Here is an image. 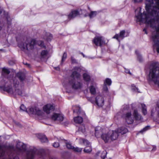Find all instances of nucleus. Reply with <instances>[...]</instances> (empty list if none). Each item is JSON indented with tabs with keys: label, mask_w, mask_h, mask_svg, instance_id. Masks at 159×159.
Instances as JSON below:
<instances>
[{
	"label": "nucleus",
	"mask_w": 159,
	"mask_h": 159,
	"mask_svg": "<svg viewBox=\"0 0 159 159\" xmlns=\"http://www.w3.org/2000/svg\"><path fill=\"white\" fill-rule=\"evenodd\" d=\"M137 23L140 24L145 23L146 28L150 27L154 29L152 33V39L157 46V50L159 53V20H137ZM148 80L153 82L159 86V63L157 62L152 63L150 66L148 75Z\"/></svg>",
	"instance_id": "f257e3e1"
},
{
	"label": "nucleus",
	"mask_w": 159,
	"mask_h": 159,
	"mask_svg": "<svg viewBox=\"0 0 159 159\" xmlns=\"http://www.w3.org/2000/svg\"><path fill=\"white\" fill-rule=\"evenodd\" d=\"M75 70L73 71L70 75L68 83V86L74 89H80L83 86V83L81 80L80 74L81 69L79 67L74 68Z\"/></svg>",
	"instance_id": "f03ea898"
},
{
	"label": "nucleus",
	"mask_w": 159,
	"mask_h": 159,
	"mask_svg": "<svg viewBox=\"0 0 159 159\" xmlns=\"http://www.w3.org/2000/svg\"><path fill=\"white\" fill-rule=\"evenodd\" d=\"M13 150V148L8 149L5 151V149L0 145V157H3L7 155V157L6 158L8 159H19L18 156L14 153L12 151ZM37 151L35 148L31 149L27 152L26 159H34L35 154Z\"/></svg>",
	"instance_id": "7ed1b4c3"
},
{
	"label": "nucleus",
	"mask_w": 159,
	"mask_h": 159,
	"mask_svg": "<svg viewBox=\"0 0 159 159\" xmlns=\"http://www.w3.org/2000/svg\"><path fill=\"white\" fill-rule=\"evenodd\" d=\"M10 83H13V86L14 88L13 93L12 94L15 96L16 95L21 96L22 94V90L19 88V82L16 77L10 80Z\"/></svg>",
	"instance_id": "20e7f679"
},
{
	"label": "nucleus",
	"mask_w": 159,
	"mask_h": 159,
	"mask_svg": "<svg viewBox=\"0 0 159 159\" xmlns=\"http://www.w3.org/2000/svg\"><path fill=\"white\" fill-rule=\"evenodd\" d=\"M36 44V40L34 39L32 40L30 42H28L27 41L24 43H21L18 44V46L21 49L23 50H30L33 49L34 46Z\"/></svg>",
	"instance_id": "39448f33"
},
{
	"label": "nucleus",
	"mask_w": 159,
	"mask_h": 159,
	"mask_svg": "<svg viewBox=\"0 0 159 159\" xmlns=\"http://www.w3.org/2000/svg\"><path fill=\"white\" fill-rule=\"evenodd\" d=\"M84 11V10H82L81 9H78L72 10L68 15L69 19H71L77 17L80 15L83 14V11Z\"/></svg>",
	"instance_id": "423d86ee"
},
{
	"label": "nucleus",
	"mask_w": 159,
	"mask_h": 159,
	"mask_svg": "<svg viewBox=\"0 0 159 159\" xmlns=\"http://www.w3.org/2000/svg\"><path fill=\"white\" fill-rule=\"evenodd\" d=\"M93 43L97 46L101 47L105 44V41L102 37H96L93 40Z\"/></svg>",
	"instance_id": "0eeeda50"
},
{
	"label": "nucleus",
	"mask_w": 159,
	"mask_h": 159,
	"mask_svg": "<svg viewBox=\"0 0 159 159\" xmlns=\"http://www.w3.org/2000/svg\"><path fill=\"white\" fill-rule=\"evenodd\" d=\"M26 150V145L21 142H18L16 145V152H19L25 151Z\"/></svg>",
	"instance_id": "6e6552de"
},
{
	"label": "nucleus",
	"mask_w": 159,
	"mask_h": 159,
	"mask_svg": "<svg viewBox=\"0 0 159 159\" xmlns=\"http://www.w3.org/2000/svg\"><path fill=\"white\" fill-rule=\"evenodd\" d=\"M12 79H11L12 80ZM11 79L9 80L8 82V84L4 86L3 90L4 91L7 92L8 93L12 94L13 93V91L14 90L12 87V85H13V83H10V80Z\"/></svg>",
	"instance_id": "1a4fd4ad"
},
{
	"label": "nucleus",
	"mask_w": 159,
	"mask_h": 159,
	"mask_svg": "<svg viewBox=\"0 0 159 159\" xmlns=\"http://www.w3.org/2000/svg\"><path fill=\"white\" fill-rule=\"evenodd\" d=\"M126 122L128 124H131L134 122L133 118L132 116L131 112H128L124 115Z\"/></svg>",
	"instance_id": "9d476101"
},
{
	"label": "nucleus",
	"mask_w": 159,
	"mask_h": 159,
	"mask_svg": "<svg viewBox=\"0 0 159 159\" xmlns=\"http://www.w3.org/2000/svg\"><path fill=\"white\" fill-rule=\"evenodd\" d=\"M54 109V107L50 104H47L43 107L44 111L47 114H49L51 112L53 111Z\"/></svg>",
	"instance_id": "9b49d317"
},
{
	"label": "nucleus",
	"mask_w": 159,
	"mask_h": 159,
	"mask_svg": "<svg viewBox=\"0 0 159 159\" xmlns=\"http://www.w3.org/2000/svg\"><path fill=\"white\" fill-rule=\"evenodd\" d=\"M95 102L98 107H102L104 104L103 98L100 95L97 96L95 98Z\"/></svg>",
	"instance_id": "f8f14e48"
},
{
	"label": "nucleus",
	"mask_w": 159,
	"mask_h": 159,
	"mask_svg": "<svg viewBox=\"0 0 159 159\" xmlns=\"http://www.w3.org/2000/svg\"><path fill=\"white\" fill-rule=\"evenodd\" d=\"M30 113L34 115H42V112L39 108L36 107L30 108L29 109Z\"/></svg>",
	"instance_id": "ddd939ff"
},
{
	"label": "nucleus",
	"mask_w": 159,
	"mask_h": 159,
	"mask_svg": "<svg viewBox=\"0 0 159 159\" xmlns=\"http://www.w3.org/2000/svg\"><path fill=\"white\" fill-rule=\"evenodd\" d=\"M133 116H134L133 117V119L134 118L136 120L142 121L143 120V117L139 113L138 110L136 109H134L133 112Z\"/></svg>",
	"instance_id": "4468645a"
},
{
	"label": "nucleus",
	"mask_w": 159,
	"mask_h": 159,
	"mask_svg": "<svg viewBox=\"0 0 159 159\" xmlns=\"http://www.w3.org/2000/svg\"><path fill=\"white\" fill-rule=\"evenodd\" d=\"M52 119L54 120H57L60 122L63 120L64 117L62 114L54 113L52 116Z\"/></svg>",
	"instance_id": "2eb2a0df"
},
{
	"label": "nucleus",
	"mask_w": 159,
	"mask_h": 159,
	"mask_svg": "<svg viewBox=\"0 0 159 159\" xmlns=\"http://www.w3.org/2000/svg\"><path fill=\"white\" fill-rule=\"evenodd\" d=\"M109 132L111 140H115L117 138L119 134L117 131H110Z\"/></svg>",
	"instance_id": "dca6fc26"
},
{
	"label": "nucleus",
	"mask_w": 159,
	"mask_h": 159,
	"mask_svg": "<svg viewBox=\"0 0 159 159\" xmlns=\"http://www.w3.org/2000/svg\"><path fill=\"white\" fill-rule=\"evenodd\" d=\"M16 76L19 79L21 82L22 83H23L26 79V76L25 74L21 72H19L17 73Z\"/></svg>",
	"instance_id": "f3484780"
},
{
	"label": "nucleus",
	"mask_w": 159,
	"mask_h": 159,
	"mask_svg": "<svg viewBox=\"0 0 159 159\" xmlns=\"http://www.w3.org/2000/svg\"><path fill=\"white\" fill-rule=\"evenodd\" d=\"M102 129L99 126L97 127L95 129V136L97 137H101L102 134L103 133Z\"/></svg>",
	"instance_id": "a211bd4d"
},
{
	"label": "nucleus",
	"mask_w": 159,
	"mask_h": 159,
	"mask_svg": "<svg viewBox=\"0 0 159 159\" xmlns=\"http://www.w3.org/2000/svg\"><path fill=\"white\" fill-rule=\"evenodd\" d=\"M101 138L105 143H107L111 140L109 132L107 133L103 134H102Z\"/></svg>",
	"instance_id": "6ab92c4d"
},
{
	"label": "nucleus",
	"mask_w": 159,
	"mask_h": 159,
	"mask_svg": "<svg viewBox=\"0 0 159 159\" xmlns=\"http://www.w3.org/2000/svg\"><path fill=\"white\" fill-rule=\"evenodd\" d=\"M125 30L121 31L120 33V34H116L113 37V38L116 39L118 40H119V39H123L125 36Z\"/></svg>",
	"instance_id": "aec40b11"
},
{
	"label": "nucleus",
	"mask_w": 159,
	"mask_h": 159,
	"mask_svg": "<svg viewBox=\"0 0 159 159\" xmlns=\"http://www.w3.org/2000/svg\"><path fill=\"white\" fill-rule=\"evenodd\" d=\"M37 137L42 143H46L48 142V139L46 136L42 134H38Z\"/></svg>",
	"instance_id": "412c9836"
},
{
	"label": "nucleus",
	"mask_w": 159,
	"mask_h": 159,
	"mask_svg": "<svg viewBox=\"0 0 159 159\" xmlns=\"http://www.w3.org/2000/svg\"><path fill=\"white\" fill-rule=\"evenodd\" d=\"M2 12L3 15V17L4 18L6 19L7 20L10 19V16L8 12L4 11L2 8L0 7V14Z\"/></svg>",
	"instance_id": "4be33fe9"
},
{
	"label": "nucleus",
	"mask_w": 159,
	"mask_h": 159,
	"mask_svg": "<svg viewBox=\"0 0 159 159\" xmlns=\"http://www.w3.org/2000/svg\"><path fill=\"white\" fill-rule=\"evenodd\" d=\"M159 111V108L157 107H155L153 108L151 111V116H153L155 115L157 116V117L158 118V113Z\"/></svg>",
	"instance_id": "5701e85b"
},
{
	"label": "nucleus",
	"mask_w": 159,
	"mask_h": 159,
	"mask_svg": "<svg viewBox=\"0 0 159 159\" xmlns=\"http://www.w3.org/2000/svg\"><path fill=\"white\" fill-rule=\"evenodd\" d=\"M84 80L87 82H89L91 79V77L89 74L88 73H84L83 74Z\"/></svg>",
	"instance_id": "b1692460"
},
{
	"label": "nucleus",
	"mask_w": 159,
	"mask_h": 159,
	"mask_svg": "<svg viewBox=\"0 0 159 159\" xmlns=\"http://www.w3.org/2000/svg\"><path fill=\"white\" fill-rule=\"evenodd\" d=\"M99 13L98 11H91L90 12L88 16L90 19L93 18L95 17Z\"/></svg>",
	"instance_id": "393cba45"
},
{
	"label": "nucleus",
	"mask_w": 159,
	"mask_h": 159,
	"mask_svg": "<svg viewBox=\"0 0 159 159\" xmlns=\"http://www.w3.org/2000/svg\"><path fill=\"white\" fill-rule=\"evenodd\" d=\"M128 129L127 128L124 127L119 128L117 130L119 134L120 133L122 134H125L128 132Z\"/></svg>",
	"instance_id": "a878e982"
},
{
	"label": "nucleus",
	"mask_w": 159,
	"mask_h": 159,
	"mask_svg": "<svg viewBox=\"0 0 159 159\" xmlns=\"http://www.w3.org/2000/svg\"><path fill=\"white\" fill-rule=\"evenodd\" d=\"M74 112H77L78 114H82V115H85L83 111H81V109L79 107H75V108L74 109Z\"/></svg>",
	"instance_id": "bb28decb"
},
{
	"label": "nucleus",
	"mask_w": 159,
	"mask_h": 159,
	"mask_svg": "<svg viewBox=\"0 0 159 159\" xmlns=\"http://www.w3.org/2000/svg\"><path fill=\"white\" fill-rule=\"evenodd\" d=\"M74 121L76 123L80 124L82 122L83 119L82 117L78 116L74 118Z\"/></svg>",
	"instance_id": "cd10ccee"
},
{
	"label": "nucleus",
	"mask_w": 159,
	"mask_h": 159,
	"mask_svg": "<svg viewBox=\"0 0 159 159\" xmlns=\"http://www.w3.org/2000/svg\"><path fill=\"white\" fill-rule=\"evenodd\" d=\"M141 107L142 108V112L143 114L145 115L147 113V107L145 104L141 103Z\"/></svg>",
	"instance_id": "c85d7f7f"
},
{
	"label": "nucleus",
	"mask_w": 159,
	"mask_h": 159,
	"mask_svg": "<svg viewBox=\"0 0 159 159\" xmlns=\"http://www.w3.org/2000/svg\"><path fill=\"white\" fill-rule=\"evenodd\" d=\"M135 53L137 57L138 60L140 62H142L143 61V59L142 56L140 54L139 52L138 51L136 50L135 51Z\"/></svg>",
	"instance_id": "c756f323"
},
{
	"label": "nucleus",
	"mask_w": 159,
	"mask_h": 159,
	"mask_svg": "<svg viewBox=\"0 0 159 159\" xmlns=\"http://www.w3.org/2000/svg\"><path fill=\"white\" fill-rule=\"evenodd\" d=\"M52 38V35L49 33H46L45 39L48 41H50Z\"/></svg>",
	"instance_id": "7c9ffc66"
},
{
	"label": "nucleus",
	"mask_w": 159,
	"mask_h": 159,
	"mask_svg": "<svg viewBox=\"0 0 159 159\" xmlns=\"http://www.w3.org/2000/svg\"><path fill=\"white\" fill-rule=\"evenodd\" d=\"M10 72V70L7 68L3 67L2 69V75H4L5 74L8 75Z\"/></svg>",
	"instance_id": "2f4dec72"
},
{
	"label": "nucleus",
	"mask_w": 159,
	"mask_h": 159,
	"mask_svg": "<svg viewBox=\"0 0 159 159\" xmlns=\"http://www.w3.org/2000/svg\"><path fill=\"white\" fill-rule=\"evenodd\" d=\"M80 143L82 142L84 145L85 146H90L89 142L87 140L84 139H80Z\"/></svg>",
	"instance_id": "473e14b6"
},
{
	"label": "nucleus",
	"mask_w": 159,
	"mask_h": 159,
	"mask_svg": "<svg viewBox=\"0 0 159 159\" xmlns=\"http://www.w3.org/2000/svg\"><path fill=\"white\" fill-rule=\"evenodd\" d=\"M90 92L92 94H95L96 93L95 88L93 86H91L89 88Z\"/></svg>",
	"instance_id": "72a5a7b5"
},
{
	"label": "nucleus",
	"mask_w": 159,
	"mask_h": 159,
	"mask_svg": "<svg viewBox=\"0 0 159 159\" xmlns=\"http://www.w3.org/2000/svg\"><path fill=\"white\" fill-rule=\"evenodd\" d=\"M36 44L41 47L44 48L45 47V46L44 45V43L43 41H39L37 42L36 41Z\"/></svg>",
	"instance_id": "f704fd0d"
},
{
	"label": "nucleus",
	"mask_w": 159,
	"mask_h": 159,
	"mask_svg": "<svg viewBox=\"0 0 159 159\" xmlns=\"http://www.w3.org/2000/svg\"><path fill=\"white\" fill-rule=\"evenodd\" d=\"M111 83V81L110 79L109 78H107L105 81L104 82V84L105 85H110Z\"/></svg>",
	"instance_id": "c9c22d12"
},
{
	"label": "nucleus",
	"mask_w": 159,
	"mask_h": 159,
	"mask_svg": "<svg viewBox=\"0 0 159 159\" xmlns=\"http://www.w3.org/2000/svg\"><path fill=\"white\" fill-rule=\"evenodd\" d=\"M92 151V148L90 146H87L84 149V151L85 152L89 153Z\"/></svg>",
	"instance_id": "e433bc0d"
},
{
	"label": "nucleus",
	"mask_w": 159,
	"mask_h": 159,
	"mask_svg": "<svg viewBox=\"0 0 159 159\" xmlns=\"http://www.w3.org/2000/svg\"><path fill=\"white\" fill-rule=\"evenodd\" d=\"M78 131H79L81 132L82 133H84L85 131V128L84 125H81L79 127Z\"/></svg>",
	"instance_id": "4c0bfd02"
},
{
	"label": "nucleus",
	"mask_w": 159,
	"mask_h": 159,
	"mask_svg": "<svg viewBox=\"0 0 159 159\" xmlns=\"http://www.w3.org/2000/svg\"><path fill=\"white\" fill-rule=\"evenodd\" d=\"M48 53V52L47 50H43L41 52V56L43 57H46Z\"/></svg>",
	"instance_id": "58836bf2"
},
{
	"label": "nucleus",
	"mask_w": 159,
	"mask_h": 159,
	"mask_svg": "<svg viewBox=\"0 0 159 159\" xmlns=\"http://www.w3.org/2000/svg\"><path fill=\"white\" fill-rule=\"evenodd\" d=\"M67 57V54L66 52H64L63 54V56L62 58L61 61V64L62 63L65 61Z\"/></svg>",
	"instance_id": "ea45409f"
},
{
	"label": "nucleus",
	"mask_w": 159,
	"mask_h": 159,
	"mask_svg": "<svg viewBox=\"0 0 159 159\" xmlns=\"http://www.w3.org/2000/svg\"><path fill=\"white\" fill-rule=\"evenodd\" d=\"M66 144L68 148L72 149L73 148H74V147L72 146L71 144L70 143L66 142Z\"/></svg>",
	"instance_id": "a19ab883"
},
{
	"label": "nucleus",
	"mask_w": 159,
	"mask_h": 159,
	"mask_svg": "<svg viewBox=\"0 0 159 159\" xmlns=\"http://www.w3.org/2000/svg\"><path fill=\"white\" fill-rule=\"evenodd\" d=\"M73 149L74 151L75 152H80L82 151V148H79L78 147H76V148L74 147V148H73Z\"/></svg>",
	"instance_id": "79ce46f5"
},
{
	"label": "nucleus",
	"mask_w": 159,
	"mask_h": 159,
	"mask_svg": "<svg viewBox=\"0 0 159 159\" xmlns=\"http://www.w3.org/2000/svg\"><path fill=\"white\" fill-rule=\"evenodd\" d=\"M20 109L23 111H26V108L23 104H22L20 107Z\"/></svg>",
	"instance_id": "37998d69"
},
{
	"label": "nucleus",
	"mask_w": 159,
	"mask_h": 159,
	"mask_svg": "<svg viewBox=\"0 0 159 159\" xmlns=\"http://www.w3.org/2000/svg\"><path fill=\"white\" fill-rule=\"evenodd\" d=\"M107 153V152L106 151L103 152L101 156V157L103 159L105 158L106 157Z\"/></svg>",
	"instance_id": "c03bdc74"
},
{
	"label": "nucleus",
	"mask_w": 159,
	"mask_h": 159,
	"mask_svg": "<svg viewBox=\"0 0 159 159\" xmlns=\"http://www.w3.org/2000/svg\"><path fill=\"white\" fill-rule=\"evenodd\" d=\"M132 89L133 91L139 92L138 91V89L133 85L132 86Z\"/></svg>",
	"instance_id": "a18cd8bd"
},
{
	"label": "nucleus",
	"mask_w": 159,
	"mask_h": 159,
	"mask_svg": "<svg viewBox=\"0 0 159 159\" xmlns=\"http://www.w3.org/2000/svg\"><path fill=\"white\" fill-rule=\"evenodd\" d=\"M149 126H147L145 127V128H143V129L140 131V133H143V132H144L147 130H148L149 129Z\"/></svg>",
	"instance_id": "49530a36"
},
{
	"label": "nucleus",
	"mask_w": 159,
	"mask_h": 159,
	"mask_svg": "<svg viewBox=\"0 0 159 159\" xmlns=\"http://www.w3.org/2000/svg\"><path fill=\"white\" fill-rule=\"evenodd\" d=\"M149 126H147L145 127V128H143V129L140 131V133H143V132H144L147 130H148L149 129Z\"/></svg>",
	"instance_id": "de8ad7c7"
},
{
	"label": "nucleus",
	"mask_w": 159,
	"mask_h": 159,
	"mask_svg": "<svg viewBox=\"0 0 159 159\" xmlns=\"http://www.w3.org/2000/svg\"><path fill=\"white\" fill-rule=\"evenodd\" d=\"M129 109V106L128 105H125L123 107V109L124 111L128 110Z\"/></svg>",
	"instance_id": "09e8293b"
},
{
	"label": "nucleus",
	"mask_w": 159,
	"mask_h": 159,
	"mask_svg": "<svg viewBox=\"0 0 159 159\" xmlns=\"http://www.w3.org/2000/svg\"><path fill=\"white\" fill-rule=\"evenodd\" d=\"M71 60L72 63H77V62L76 60L73 57H71Z\"/></svg>",
	"instance_id": "8fccbe9b"
},
{
	"label": "nucleus",
	"mask_w": 159,
	"mask_h": 159,
	"mask_svg": "<svg viewBox=\"0 0 159 159\" xmlns=\"http://www.w3.org/2000/svg\"><path fill=\"white\" fill-rule=\"evenodd\" d=\"M53 146L55 148H58L59 146V144L58 142H55L53 145Z\"/></svg>",
	"instance_id": "3c124183"
},
{
	"label": "nucleus",
	"mask_w": 159,
	"mask_h": 159,
	"mask_svg": "<svg viewBox=\"0 0 159 159\" xmlns=\"http://www.w3.org/2000/svg\"><path fill=\"white\" fill-rule=\"evenodd\" d=\"M103 91H105L106 92H107L108 91V89L107 85H104L103 87Z\"/></svg>",
	"instance_id": "603ef678"
},
{
	"label": "nucleus",
	"mask_w": 159,
	"mask_h": 159,
	"mask_svg": "<svg viewBox=\"0 0 159 159\" xmlns=\"http://www.w3.org/2000/svg\"><path fill=\"white\" fill-rule=\"evenodd\" d=\"M134 3H138L142 1V0H132Z\"/></svg>",
	"instance_id": "864d4df0"
},
{
	"label": "nucleus",
	"mask_w": 159,
	"mask_h": 159,
	"mask_svg": "<svg viewBox=\"0 0 159 159\" xmlns=\"http://www.w3.org/2000/svg\"><path fill=\"white\" fill-rule=\"evenodd\" d=\"M157 148L156 146L155 145H153L152 146V149L151 150L152 152H154L156 150Z\"/></svg>",
	"instance_id": "5fc2aeb1"
},
{
	"label": "nucleus",
	"mask_w": 159,
	"mask_h": 159,
	"mask_svg": "<svg viewBox=\"0 0 159 159\" xmlns=\"http://www.w3.org/2000/svg\"><path fill=\"white\" fill-rule=\"evenodd\" d=\"M3 25V24L2 23V20H0V30H1Z\"/></svg>",
	"instance_id": "6e6d98bb"
},
{
	"label": "nucleus",
	"mask_w": 159,
	"mask_h": 159,
	"mask_svg": "<svg viewBox=\"0 0 159 159\" xmlns=\"http://www.w3.org/2000/svg\"><path fill=\"white\" fill-rule=\"evenodd\" d=\"M143 31L145 32V34H147V28H145L143 29Z\"/></svg>",
	"instance_id": "4d7b16f0"
},
{
	"label": "nucleus",
	"mask_w": 159,
	"mask_h": 159,
	"mask_svg": "<svg viewBox=\"0 0 159 159\" xmlns=\"http://www.w3.org/2000/svg\"><path fill=\"white\" fill-rule=\"evenodd\" d=\"M125 72L127 73L131 74V73L130 72V71L129 70L125 69Z\"/></svg>",
	"instance_id": "13d9d810"
},
{
	"label": "nucleus",
	"mask_w": 159,
	"mask_h": 159,
	"mask_svg": "<svg viewBox=\"0 0 159 159\" xmlns=\"http://www.w3.org/2000/svg\"><path fill=\"white\" fill-rule=\"evenodd\" d=\"M55 69L57 70H59L60 69V68H59V67H55Z\"/></svg>",
	"instance_id": "bf43d9fd"
},
{
	"label": "nucleus",
	"mask_w": 159,
	"mask_h": 159,
	"mask_svg": "<svg viewBox=\"0 0 159 159\" xmlns=\"http://www.w3.org/2000/svg\"><path fill=\"white\" fill-rule=\"evenodd\" d=\"M81 54L83 55V57H85V56L84 55L83 53H81Z\"/></svg>",
	"instance_id": "052dcab7"
},
{
	"label": "nucleus",
	"mask_w": 159,
	"mask_h": 159,
	"mask_svg": "<svg viewBox=\"0 0 159 159\" xmlns=\"http://www.w3.org/2000/svg\"><path fill=\"white\" fill-rule=\"evenodd\" d=\"M157 107L159 108V102L157 103Z\"/></svg>",
	"instance_id": "680f3d73"
},
{
	"label": "nucleus",
	"mask_w": 159,
	"mask_h": 159,
	"mask_svg": "<svg viewBox=\"0 0 159 159\" xmlns=\"http://www.w3.org/2000/svg\"><path fill=\"white\" fill-rule=\"evenodd\" d=\"M158 118L159 119V111L158 112Z\"/></svg>",
	"instance_id": "e2e57ef3"
},
{
	"label": "nucleus",
	"mask_w": 159,
	"mask_h": 159,
	"mask_svg": "<svg viewBox=\"0 0 159 159\" xmlns=\"http://www.w3.org/2000/svg\"><path fill=\"white\" fill-rule=\"evenodd\" d=\"M68 86H67L66 87V89H67L68 88Z\"/></svg>",
	"instance_id": "0e129e2a"
},
{
	"label": "nucleus",
	"mask_w": 159,
	"mask_h": 159,
	"mask_svg": "<svg viewBox=\"0 0 159 159\" xmlns=\"http://www.w3.org/2000/svg\"><path fill=\"white\" fill-rule=\"evenodd\" d=\"M134 105V104H132V107Z\"/></svg>",
	"instance_id": "69168bd1"
},
{
	"label": "nucleus",
	"mask_w": 159,
	"mask_h": 159,
	"mask_svg": "<svg viewBox=\"0 0 159 159\" xmlns=\"http://www.w3.org/2000/svg\"><path fill=\"white\" fill-rule=\"evenodd\" d=\"M19 123H18V124H17V125H19Z\"/></svg>",
	"instance_id": "338daca9"
},
{
	"label": "nucleus",
	"mask_w": 159,
	"mask_h": 159,
	"mask_svg": "<svg viewBox=\"0 0 159 159\" xmlns=\"http://www.w3.org/2000/svg\"><path fill=\"white\" fill-rule=\"evenodd\" d=\"M68 123H66V124H68Z\"/></svg>",
	"instance_id": "774afa93"
}]
</instances>
